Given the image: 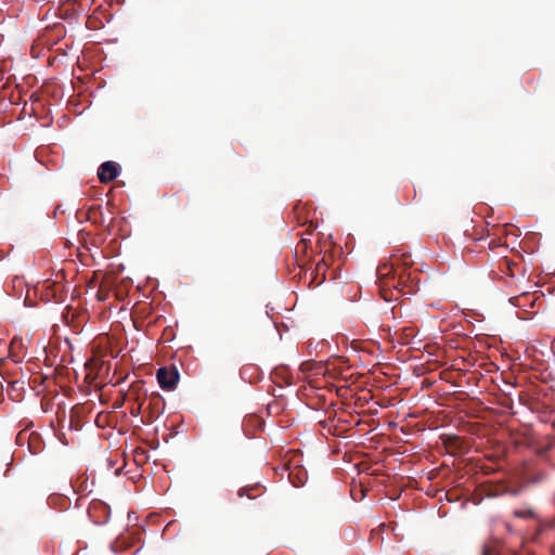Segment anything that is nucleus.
Listing matches in <instances>:
<instances>
[{
	"mask_svg": "<svg viewBox=\"0 0 555 555\" xmlns=\"http://www.w3.org/2000/svg\"><path fill=\"white\" fill-rule=\"evenodd\" d=\"M393 272V263H384L377 268L376 274L380 280L387 279Z\"/></svg>",
	"mask_w": 555,
	"mask_h": 555,
	"instance_id": "7ed1b4c3",
	"label": "nucleus"
},
{
	"mask_svg": "<svg viewBox=\"0 0 555 555\" xmlns=\"http://www.w3.org/2000/svg\"><path fill=\"white\" fill-rule=\"evenodd\" d=\"M157 382L163 390L171 391L179 382V372L177 367H160L156 373Z\"/></svg>",
	"mask_w": 555,
	"mask_h": 555,
	"instance_id": "f257e3e1",
	"label": "nucleus"
},
{
	"mask_svg": "<svg viewBox=\"0 0 555 555\" xmlns=\"http://www.w3.org/2000/svg\"><path fill=\"white\" fill-rule=\"evenodd\" d=\"M118 176V168L113 162L103 163L98 170V178L102 183H108Z\"/></svg>",
	"mask_w": 555,
	"mask_h": 555,
	"instance_id": "f03ea898",
	"label": "nucleus"
}]
</instances>
